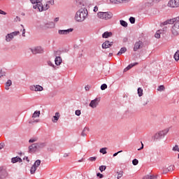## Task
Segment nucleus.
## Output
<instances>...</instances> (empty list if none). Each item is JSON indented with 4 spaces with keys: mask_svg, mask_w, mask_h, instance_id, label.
I'll return each instance as SVG.
<instances>
[{
    "mask_svg": "<svg viewBox=\"0 0 179 179\" xmlns=\"http://www.w3.org/2000/svg\"><path fill=\"white\" fill-rule=\"evenodd\" d=\"M164 24H173L171 28V33L174 37L179 36V16L164 22Z\"/></svg>",
    "mask_w": 179,
    "mask_h": 179,
    "instance_id": "f257e3e1",
    "label": "nucleus"
},
{
    "mask_svg": "<svg viewBox=\"0 0 179 179\" xmlns=\"http://www.w3.org/2000/svg\"><path fill=\"white\" fill-rule=\"evenodd\" d=\"M88 12L85 8H81L76 14L75 19L77 22H84L87 17Z\"/></svg>",
    "mask_w": 179,
    "mask_h": 179,
    "instance_id": "f03ea898",
    "label": "nucleus"
},
{
    "mask_svg": "<svg viewBox=\"0 0 179 179\" xmlns=\"http://www.w3.org/2000/svg\"><path fill=\"white\" fill-rule=\"evenodd\" d=\"M99 19H103L105 20H108L113 17V13L111 12H99L97 13Z\"/></svg>",
    "mask_w": 179,
    "mask_h": 179,
    "instance_id": "7ed1b4c3",
    "label": "nucleus"
},
{
    "mask_svg": "<svg viewBox=\"0 0 179 179\" xmlns=\"http://www.w3.org/2000/svg\"><path fill=\"white\" fill-rule=\"evenodd\" d=\"M19 34H20V32L19 31H15L8 34L6 36V41L7 43H10V41L13 40L14 37H16V36H19Z\"/></svg>",
    "mask_w": 179,
    "mask_h": 179,
    "instance_id": "20e7f679",
    "label": "nucleus"
},
{
    "mask_svg": "<svg viewBox=\"0 0 179 179\" xmlns=\"http://www.w3.org/2000/svg\"><path fill=\"white\" fill-rule=\"evenodd\" d=\"M169 129H165L162 131H159L158 133L155 134L154 139H162V138H164L166 134H169Z\"/></svg>",
    "mask_w": 179,
    "mask_h": 179,
    "instance_id": "39448f33",
    "label": "nucleus"
},
{
    "mask_svg": "<svg viewBox=\"0 0 179 179\" xmlns=\"http://www.w3.org/2000/svg\"><path fill=\"white\" fill-rule=\"evenodd\" d=\"M167 6L169 8H179V0H169Z\"/></svg>",
    "mask_w": 179,
    "mask_h": 179,
    "instance_id": "423d86ee",
    "label": "nucleus"
},
{
    "mask_svg": "<svg viewBox=\"0 0 179 179\" xmlns=\"http://www.w3.org/2000/svg\"><path fill=\"white\" fill-rule=\"evenodd\" d=\"M29 89L31 90V92H43V90H44V87L40 85H31Z\"/></svg>",
    "mask_w": 179,
    "mask_h": 179,
    "instance_id": "0eeeda50",
    "label": "nucleus"
},
{
    "mask_svg": "<svg viewBox=\"0 0 179 179\" xmlns=\"http://www.w3.org/2000/svg\"><path fill=\"white\" fill-rule=\"evenodd\" d=\"M99 103L100 98H96L95 99L91 101V102L90 103V107H91V108H96Z\"/></svg>",
    "mask_w": 179,
    "mask_h": 179,
    "instance_id": "6e6552de",
    "label": "nucleus"
},
{
    "mask_svg": "<svg viewBox=\"0 0 179 179\" xmlns=\"http://www.w3.org/2000/svg\"><path fill=\"white\" fill-rule=\"evenodd\" d=\"M30 2L34 4V9H38L42 4L43 0H30Z\"/></svg>",
    "mask_w": 179,
    "mask_h": 179,
    "instance_id": "1a4fd4ad",
    "label": "nucleus"
},
{
    "mask_svg": "<svg viewBox=\"0 0 179 179\" xmlns=\"http://www.w3.org/2000/svg\"><path fill=\"white\" fill-rule=\"evenodd\" d=\"M32 54H43V52H44V50H43V48H41V46H37L34 49L31 50Z\"/></svg>",
    "mask_w": 179,
    "mask_h": 179,
    "instance_id": "9d476101",
    "label": "nucleus"
},
{
    "mask_svg": "<svg viewBox=\"0 0 179 179\" xmlns=\"http://www.w3.org/2000/svg\"><path fill=\"white\" fill-rule=\"evenodd\" d=\"M73 31V29L70 28L69 29H59L58 30V34L60 35H66L69 34V33H72Z\"/></svg>",
    "mask_w": 179,
    "mask_h": 179,
    "instance_id": "9b49d317",
    "label": "nucleus"
},
{
    "mask_svg": "<svg viewBox=\"0 0 179 179\" xmlns=\"http://www.w3.org/2000/svg\"><path fill=\"white\" fill-rule=\"evenodd\" d=\"M8 176V172H6V169L3 166H0V178H5Z\"/></svg>",
    "mask_w": 179,
    "mask_h": 179,
    "instance_id": "f8f14e48",
    "label": "nucleus"
},
{
    "mask_svg": "<svg viewBox=\"0 0 179 179\" xmlns=\"http://www.w3.org/2000/svg\"><path fill=\"white\" fill-rule=\"evenodd\" d=\"M48 9H50V4L47 2L44 6L43 5V3L41 4V6H39V8H38L39 12H43V10H48Z\"/></svg>",
    "mask_w": 179,
    "mask_h": 179,
    "instance_id": "ddd939ff",
    "label": "nucleus"
},
{
    "mask_svg": "<svg viewBox=\"0 0 179 179\" xmlns=\"http://www.w3.org/2000/svg\"><path fill=\"white\" fill-rule=\"evenodd\" d=\"M113 44H114L113 42H110L109 41H105L103 44H102V48L103 50H106L107 48H110V47L113 46Z\"/></svg>",
    "mask_w": 179,
    "mask_h": 179,
    "instance_id": "4468645a",
    "label": "nucleus"
},
{
    "mask_svg": "<svg viewBox=\"0 0 179 179\" xmlns=\"http://www.w3.org/2000/svg\"><path fill=\"white\" fill-rule=\"evenodd\" d=\"M38 147L36 143H34L29 147V153H34L37 151Z\"/></svg>",
    "mask_w": 179,
    "mask_h": 179,
    "instance_id": "2eb2a0df",
    "label": "nucleus"
},
{
    "mask_svg": "<svg viewBox=\"0 0 179 179\" xmlns=\"http://www.w3.org/2000/svg\"><path fill=\"white\" fill-rule=\"evenodd\" d=\"M130 0H110L111 3L118 5L120 3H127Z\"/></svg>",
    "mask_w": 179,
    "mask_h": 179,
    "instance_id": "dca6fc26",
    "label": "nucleus"
},
{
    "mask_svg": "<svg viewBox=\"0 0 179 179\" xmlns=\"http://www.w3.org/2000/svg\"><path fill=\"white\" fill-rule=\"evenodd\" d=\"M22 162H23V160L22 159V158H20V157H13L11 159V163H13V164H15V163H22Z\"/></svg>",
    "mask_w": 179,
    "mask_h": 179,
    "instance_id": "f3484780",
    "label": "nucleus"
},
{
    "mask_svg": "<svg viewBox=\"0 0 179 179\" xmlns=\"http://www.w3.org/2000/svg\"><path fill=\"white\" fill-rule=\"evenodd\" d=\"M174 170V165H170L168 168H163V171L164 174L169 173V171H173Z\"/></svg>",
    "mask_w": 179,
    "mask_h": 179,
    "instance_id": "a211bd4d",
    "label": "nucleus"
},
{
    "mask_svg": "<svg viewBox=\"0 0 179 179\" xmlns=\"http://www.w3.org/2000/svg\"><path fill=\"white\" fill-rule=\"evenodd\" d=\"M45 27L46 29H54L55 27V23L52 22H49L45 24Z\"/></svg>",
    "mask_w": 179,
    "mask_h": 179,
    "instance_id": "6ab92c4d",
    "label": "nucleus"
},
{
    "mask_svg": "<svg viewBox=\"0 0 179 179\" xmlns=\"http://www.w3.org/2000/svg\"><path fill=\"white\" fill-rule=\"evenodd\" d=\"M141 45H142V41H139L136 42L134 47V51H138L141 48Z\"/></svg>",
    "mask_w": 179,
    "mask_h": 179,
    "instance_id": "aec40b11",
    "label": "nucleus"
},
{
    "mask_svg": "<svg viewBox=\"0 0 179 179\" xmlns=\"http://www.w3.org/2000/svg\"><path fill=\"white\" fill-rule=\"evenodd\" d=\"M36 146L38 149H44L47 146V143H37Z\"/></svg>",
    "mask_w": 179,
    "mask_h": 179,
    "instance_id": "412c9836",
    "label": "nucleus"
},
{
    "mask_svg": "<svg viewBox=\"0 0 179 179\" xmlns=\"http://www.w3.org/2000/svg\"><path fill=\"white\" fill-rule=\"evenodd\" d=\"M113 36V32L106 31L102 34L103 38H108V37H111Z\"/></svg>",
    "mask_w": 179,
    "mask_h": 179,
    "instance_id": "4be33fe9",
    "label": "nucleus"
},
{
    "mask_svg": "<svg viewBox=\"0 0 179 179\" xmlns=\"http://www.w3.org/2000/svg\"><path fill=\"white\" fill-rule=\"evenodd\" d=\"M136 65H138V62L129 64L128 66H127L124 69V72H127V71H129V69H131V68H134V66H135Z\"/></svg>",
    "mask_w": 179,
    "mask_h": 179,
    "instance_id": "5701e85b",
    "label": "nucleus"
},
{
    "mask_svg": "<svg viewBox=\"0 0 179 179\" xmlns=\"http://www.w3.org/2000/svg\"><path fill=\"white\" fill-rule=\"evenodd\" d=\"M55 65H59L60 64H62V58L61 57H56L55 59Z\"/></svg>",
    "mask_w": 179,
    "mask_h": 179,
    "instance_id": "b1692460",
    "label": "nucleus"
},
{
    "mask_svg": "<svg viewBox=\"0 0 179 179\" xmlns=\"http://www.w3.org/2000/svg\"><path fill=\"white\" fill-rule=\"evenodd\" d=\"M76 5L79 8H82L83 6H85V2H83V0H77Z\"/></svg>",
    "mask_w": 179,
    "mask_h": 179,
    "instance_id": "393cba45",
    "label": "nucleus"
},
{
    "mask_svg": "<svg viewBox=\"0 0 179 179\" xmlns=\"http://www.w3.org/2000/svg\"><path fill=\"white\" fill-rule=\"evenodd\" d=\"M59 113L57 112L55 113V115L53 116V119H52V122H57V121H58L59 120Z\"/></svg>",
    "mask_w": 179,
    "mask_h": 179,
    "instance_id": "a878e982",
    "label": "nucleus"
},
{
    "mask_svg": "<svg viewBox=\"0 0 179 179\" xmlns=\"http://www.w3.org/2000/svg\"><path fill=\"white\" fill-rule=\"evenodd\" d=\"M89 127H85L81 133V136H86L87 135V132H89Z\"/></svg>",
    "mask_w": 179,
    "mask_h": 179,
    "instance_id": "bb28decb",
    "label": "nucleus"
},
{
    "mask_svg": "<svg viewBox=\"0 0 179 179\" xmlns=\"http://www.w3.org/2000/svg\"><path fill=\"white\" fill-rule=\"evenodd\" d=\"M10 86H12V80H8L7 82L6 83V87H5L6 90H9V87Z\"/></svg>",
    "mask_w": 179,
    "mask_h": 179,
    "instance_id": "cd10ccee",
    "label": "nucleus"
},
{
    "mask_svg": "<svg viewBox=\"0 0 179 179\" xmlns=\"http://www.w3.org/2000/svg\"><path fill=\"white\" fill-rule=\"evenodd\" d=\"M120 23L121 26H122V27H128V22H126L123 20H120Z\"/></svg>",
    "mask_w": 179,
    "mask_h": 179,
    "instance_id": "c85d7f7f",
    "label": "nucleus"
},
{
    "mask_svg": "<svg viewBox=\"0 0 179 179\" xmlns=\"http://www.w3.org/2000/svg\"><path fill=\"white\" fill-rule=\"evenodd\" d=\"M124 52H127V48H122L117 52V55H122V54H124Z\"/></svg>",
    "mask_w": 179,
    "mask_h": 179,
    "instance_id": "c756f323",
    "label": "nucleus"
},
{
    "mask_svg": "<svg viewBox=\"0 0 179 179\" xmlns=\"http://www.w3.org/2000/svg\"><path fill=\"white\" fill-rule=\"evenodd\" d=\"M40 117V110H36L34 113V114H33V115H32V117L33 118H37V117Z\"/></svg>",
    "mask_w": 179,
    "mask_h": 179,
    "instance_id": "7c9ffc66",
    "label": "nucleus"
},
{
    "mask_svg": "<svg viewBox=\"0 0 179 179\" xmlns=\"http://www.w3.org/2000/svg\"><path fill=\"white\" fill-rule=\"evenodd\" d=\"M37 141H38V138L33 137L32 138L29 139V143H34V142H37Z\"/></svg>",
    "mask_w": 179,
    "mask_h": 179,
    "instance_id": "2f4dec72",
    "label": "nucleus"
},
{
    "mask_svg": "<svg viewBox=\"0 0 179 179\" xmlns=\"http://www.w3.org/2000/svg\"><path fill=\"white\" fill-rule=\"evenodd\" d=\"M40 164H41V160H40V159H38V160H36L35 162H34V166H35V167H36V169H37V167H38V166H40Z\"/></svg>",
    "mask_w": 179,
    "mask_h": 179,
    "instance_id": "473e14b6",
    "label": "nucleus"
},
{
    "mask_svg": "<svg viewBox=\"0 0 179 179\" xmlns=\"http://www.w3.org/2000/svg\"><path fill=\"white\" fill-rule=\"evenodd\" d=\"M138 94L139 97H141V96H143V90H142V88L141 87L138 88Z\"/></svg>",
    "mask_w": 179,
    "mask_h": 179,
    "instance_id": "72a5a7b5",
    "label": "nucleus"
},
{
    "mask_svg": "<svg viewBox=\"0 0 179 179\" xmlns=\"http://www.w3.org/2000/svg\"><path fill=\"white\" fill-rule=\"evenodd\" d=\"M36 170H37V167H36V166H34V165H33L30 169L31 174H34V173H36Z\"/></svg>",
    "mask_w": 179,
    "mask_h": 179,
    "instance_id": "f704fd0d",
    "label": "nucleus"
},
{
    "mask_svg": "<svg viewBox=\"0 0 179 179\" xmlns=\"http://www.w3.org/2000/svg\"><path fill=\"white\" fill-rule=\"evenodd\" d=\"M174 59L176 61H178L179 60V50H178L175 55H174Z\"/></svg>",
    "mask_w": 179,
    "mask_h": 179,
    "instance_id": "c9c22d12",
    "label": "nucleus"
},
{
    "mask_svg": "<svg viewBox=\"0 0 179 179\" xmlns=\"http://www.w3.org/2000/svg\"><path fill=\"white\" fill-rule=\"evenodd\" d=\"M117 179L121 178V177L124 176V171H120L119 172H117Z\"/></svg>",
    "mask_w": 179,
    "mask_h": 179,
    "instance_id": "e433bc0d",
    "label": "nucleus"
},
{
    "mask_svg": "<svg viewBox=\"0 0 179 179\" xmlns=\"http://www.w3.org/2000/svg\"><path fill=\"white\" fill-rule=\"evenodd\" d=\"M99 152L102 155H106L107 153V148H101Z\"/></svg>",
    "mask_w": 179,
    "mask_h": 179,
    "instance_id": "4c0bfd02",
    "label": "nucleus"
},
{
    "mask_svg": "<svg viewBox=\"0 0 179 179\" xmlns=\"http://www.w3.org/2000/svg\"><path fill=\"white\" fill-rule=\"evenodd\" d=\"M107 169V166H99V170L101 171V173H103V171H104L106 169Z\"/></svg>",
    "mask_w": 179,
    "mask_h": 179,
    "instance_id": "58836bf2",
    "label": "nucleus"
},
{
    "mask_svg": "<svg viewBox=\"0 0 179 179\" xmlns=\"http://www.w3.org/2000/svg\"><path fill=\"white\" fill-rule=\"evenodd\" d=\"M138 163H139V161L136 159H134L132 161V164H134V166H138Z\"/></svg>",
    "mask_w": 179,
    "mask_h": 179,
    "instance_id": "ea45409f",
    "label": "nucleus"
},
{
    "mask_svg": "<svg viewBox=\"0 0 179 179\" xmlns=\"http://www.w3.org/2000/svg\"><path fill=\"white\" fill-rule=\"evenodd\" d=\"M129 22H130V23H131V24H134L135 23V17H129Z\"/></svg>",
    "mask_w": 179,
    "mask_h": 179,
    "instance_id": "a19ab883",
    "label": "nucleus"
},
{
    "mask_svg": "<svg viewBox=\"0 0 179 179\" xmlns=\"http://www.w3.org/2000/svg\"><path fill=\"white\" fill-rule=\"evenodd\" d=\"M106 89H107V84H102L101 85V90H106Z\"/></svg>",
    "mask_w": 179,
    "mask_h": 179,
    "instance_id": "79ce46f5",
    "label": "nucleus"
},
{
    "mask_svg": "<svg viewBox=\"0 0 179 179\" xmlns=\"http://www.w3.org/2000/svg\"><path fill=\"white\" fill-rule=\"evenodd\" d=\"M148 179H157V176L155 175H148Z\"/></svg>",
    "mask_w": 179,
    "mask_h": 179,
    "instance_id": "37998d69",
    "label": "nucleus"
},
{
    "mask_svg": "<svg viewBox=\"0 0 179 179\" xmlns=\"http://www.w3.org/2000/svg\"><path fill=\"white\" fill-rule=\"evenodd\" d=\"M96 159H97V157H91L88 159V160H90V162H96Z\"/></svg>",
    "mask_w": 179,
    "mask_h": 179,
    "instance_id": "c03bdc74",
    "label": "nucleus"
},
{
    "mask_svg": "<svg viewBox=\"0 0 179 179\" xmlns=\"http://www.w3.org/2000/svg\"><path fill=\"white\" fill-rule=\"evenodd\" d=\"M75 114H76V115L79 117V115H80L82 114V112L80 111V110H76Z\"/></svg>",
    "mask_w": 179,
    "mask_h": 179,
    "instance_id": "a18cd8bd",
    "label": "nucleus"
},
{
    "mask_svg": "<svg viewBox=\"0 0 179 179\" xmlns=\"http://www.w3.org/2000/svg\"><path fill=\"white\" fill-rule=\"evenodd\" d=\"M48 65H49V66H52V68H55V65H54L51 61L48 62Z\"/></svg>",
    "mask_w": 179,
    "mask_h": 179,
    "instance_id": "49530a36",
    "label": "nucleus"
},
{
    "mask_svg": "<svg viewBox=\"0 0 179 179\" xmlns=\"http://www.w3.org/2000/svg\"><path fill=\"white\" fill-rule=\"evenodd\" d=\"M6 75V73L5 71L0 70V78H2V76H5Z\"/></svg>",
    "mask_w": 179,
    "mask_h": 179,
    "instance_id": "de8ad7c7",
    "label": "nucleus"
},
{
    "mask_svg": "<svg viewBox=\"0 0 179 179\" xmlns=\"http://www.w3.org/2000/svg\"><path fill=\"white\" fill-rule=\"evenodd\" d=\"M5 148V143H0V150H2Z\"/></svg>",
    "mask_w": 179,
    "mask_h": 179,
    "instance_id": "09e8293b",
    "label": "nucleus"
},
{
    "mask_svg": "<svg viewBox=\"0 0 179 179\" xmlns=\"http://www.w3.org/2000/svg\"><path fill=\"white\" fill-rule=\"evenodd\" d=\"M157 90H160V91L164 90V85H160V86L158 87Z\"/></svg>",
    "mask_w": 179,
    "mask_h": 179,
    "instance_id": "8fccbe9b",
    "label": "nucleus"
},
{
    "mask_svg": "<svg viewBox=\"0 0 179 179\" xmlns=\"http://www.w3.org/2000/svg\"><path fill=\"white\" fill-rule=\"evenodd\" d=\"M96 176L99 177V178H103V177H104V176L103 174L100 173H98L96 174Z\"/></svg>",
    "mask_w": 179,
    "mask_h": 179,
    "instance_id": "3c124183",
    "label": "nucleus"
},
{
    "mask_svg": "<svg viewBox=\"0 0 179 179\" xmlns=\"http://www.w3.org/2000/svg\"><path fill=\"white\" fill-rule=\"evenodd\" d=\"M47 3H48L49 5H54V0L48 1H47Z\"/></svg>",
    "mask_w": 179,
    "mask_h": 179,
    "instance_id": "603ef678",
    "label": "nucleus"
},
{
    "mask_svg": "<svg viewBox=\"0 0 179 179\" xmlns=\"http://www.w3.org/2000/svg\"><path fill=\"white\" fill-rule=\"evenodd\" d=\"M155 37L156 38H160V34H159L158 32H157L155 35Z\"/></svg>",
    "mask_w": 179,
    "mask_h": 179,
    "instance_id": "864d4df0",
    "label": "nucleus"
},
{
    "mask_svg": "<svg viewBox=\"0 0 179 179\" xmlns=\"http://www.w3.org/2000/svg\"><path fill=\"white\" fill-rule=\"evenodd\" d=\"M118 153H122V150L118 151L117 152H115L113 154V157H115V156H117Z\"/></svg>",
    "mask_w": 179,
    "mask_h": 179,
    "instance_id": "5fc2aeb1",
    "label": "nucleus"
},
{
    "mask_svg": "<svg viewBox=\"0 0 179 179\" xmlns=\"http://www.w3.org/2000/svg\"><path fill=\"white\" fill-rule=\"evenodd\" d=\"M15 22H20V17L17 16L15 18Z\"/></svg>",
    "mask_w": 179,
    "mask_h": 179,
    "instance_id": "6e6d98bb",
    "label": "nucleus"
},
{
    "mask_svg": "<svg viewBox=\"0 0 179 179\" xmlns=\"http://www.w3.org/2000/svg\"><path fill=\"white\" fill-rule=\"evenodd\" d=\"M22 37H26V29L22 30Z\"/></svg>",
    "mask_w": 179,
    "mask_h": 179,
    "instance_id": "4d7b16f0",
    "label": "nucleus"
},
{
    "mask_svg": "<svg viewBox=\"0 0 179 179\" xmlns=\"http://www.w3.org/2000/svg\"><path fill=\"white\" fill-rule=\"evenodd\" d=\"M0 15H6V12L0 9Z\"/></svg>",
    "mask_w": 179,
    "mask_h": 179,
    "instance_id": "13d9d810",
    "label": "nucleus"
},
{
    "mask_svg": "<svg viewBox=\"0 0 179 179\" xmlns=\"http://www.w3.org/2000/svg\"><path fill=\"white\" fill-rule=\"evenodd\" d=\"M54 22L57 23V22H59V17H55L54 20Z\"/></svg>",
    "mask_w": 179,
    "mask_h": 179,
    "instance_id": "bf43d9fd",
    "label": "nucleus"
},
{
    "mask_svg": "<svg viewBox=\"0 0 179 179\" xmlns=\"http://www.w3.org/2000/svg\"><path fill=\"white\" fill-rule=\"evenodd\" d=\"M97 10H99V7H97V6H96L94 8V12H97Z\"/></svg>",
    "mask_w": 179,
    "mask_h": 179,
    "instance_id": "052dcab7",
    "label": "nucleus"
},
{
    "mask_svg": "<svg viewBox=\"0 0 179 179\" xmlns=\"http://www.w3.org/2000/svg\"><path fill=\"white\" fill-rule=\"evenodd\" d=\"M160 1H162V0H152V2H154L155 3H159V2H160Z\"/></svg>",
    "mask_w": 179,
    "mask_h": 179,
    "instance_id": "680f3d73",
    "label": "nucleus"
},
{
    "mask_svg": "<svg viewBox=\"0 0 179 179\" xmlns=\"http://www.w3.org/2000/svg\"><path fill=\"white\" fill-rule=\"evenodd\" d=\"M143 149V143H141V148H138V150H142Z\"/></svg>",
    "mask_w": 179,
    "mask_h": 179,
    "instance_id": "e2e57ef3",
    "label": "nucleus"
},
{
    "mask_svg": "<svg viewBox=\"0 0 179 179\" xmlns=\"http://www.w3.org/2000/svg\"><path fill=\"white\" fill-rule=\"evenodd\" d=\"M68 156H69V154L65 153L64 155V157H68Z\"/></svg>",
    "mask_w": 179,
    "mask_h": 179,
    "instance_id": "0e129e2a",
    "label": "nucleus"
},
{
    "mask_svg": "<svg viewBox=\"0 0 179 179\" xmlns=\"http://www.w3.org/2000/svg\"><path fill=\"white\" fill-rule=\"evenodd\" d=\"M27 160V162H29V157H25L24 158V160Z\"/></svg>",
    "mask_w": 179,
    "mask_h": 179,
    "instance_id": "69168bd1",
    "label": "nucleus"
},
{
    "mask_svg": "<svg viewBox=\"0 0 179 179\" xmlns=\"http://www.w3.org/2000/svg\"><path fill=\"white\" fill-rule=\"evenodd\" d=\"M85 90H89V87L86 86L85 87Z\"/></svg>",
    "mask_w": 179,
    "mask_h": 179,
    "instance_id": "338daca9",
    "label": "nucleus"
}]
</instances>
